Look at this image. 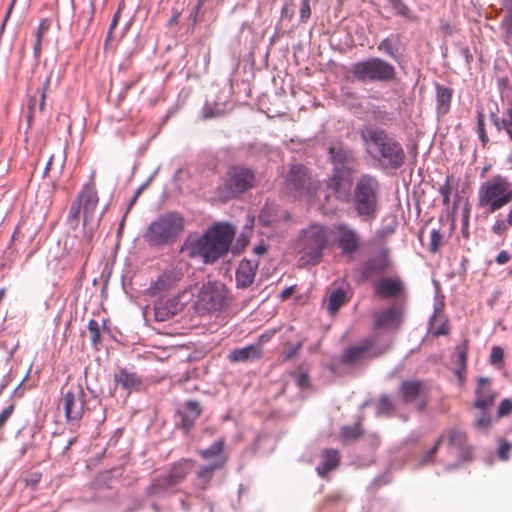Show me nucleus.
<instances>
[{"instance_id": "10", "label": "nucleus", "mask_w": 512, "mask_h": 512, "mask_svg": "<svg viewBox=\"0 0 512 512\" xmlns=\"http://www.w3.org/2000/svg\"><path fill=\"white\" fill-rule=\"evenodd\" d=\"M225 300L224 285L217 282H207L199 289L195 308L198 313L205 314L222 309Z\"/></svg>"}, {"instance_id": "47", "label": "nucleus", "mask_w": 512, "mask_h": 512, "mask_svg": "<svg viewBox=\"0 0 512 512\" xmlns=\"http://www.w3.org/2000/svg\"><path fill=\"white\" fill-rule=\"evenodd\" d=\"M88 331L90 333V340L94 346L100 342V328L99 323L95 319L88 322Z\"/></svg>"}, {"instance_id": "45", "label": "nucleus", "mask_w": 512, "mask_h": 512, "mask_svg": "<svg viewBox=\"0 0 512 512\" xmlns=\"http://www.w3.org/2000/svg\"><path fill=\"white\" fill-rule=\"evenodd\" d=\"M81 211V203L77 200L73 201L69 207L67 222L72 228H76L79 224V215Z\"/></svg>"}, {"instance_id": "3", "label": "nucleus", "mask_w": 512, "mask_h": 512, "mask_svg": "<svg viewBox=\"0 0 512 512\" xmlns=\"http://www.w3.org/2000/svg\"><path fill=\"white\" fill-rule=\"evenodd\" d=\"M185 228V219L177 211L159 214L147 226L143 238L151 248H163L174 244Z\"/></svg>"}, {"instance_id": "11", "label": "nucleus", "mask_w": 512, "mask_h": 512, "mask_svg": "<svg viewBox=\"0 0 512 512\" xmlns=\"http://www.w3.org/2000/svg\"><path fill=\"white\" fill-rule=\"evenodd\" d=\"M391 266L389 251L382 249L378 253L366 259L356 269L357 282L365 283L373 278L382 276Z\"/></svg>"}, {"instance_id": "60", "label": "nucleus", "mask_w": 512, "mask_h": 512, "mask_svg": "<svg viewBox=\"0 0 512 512\" xmlns=\"http://www.w3.org/2000/svg\"><path fill=\"white\" fill-rule=\"evenodd\" d=\"M48 27H49V24H48L47 20H42L37 28L35 38L42 40V36H43L44 32L48 29Z\"/></svg>"}, {"instance_id": "9", "label": "nucleus", "mask_w": 512, "mask_h": 512, "mask_svg": "<svg viewBox=\"0 0 512 512\" xmlns=\"http://www.w3.org/2000/svg\"><path fill=\"white\" fill-rule=\"evenodd\" d=\"M315 190L308 170L302 164L291 165L284 181L283 191L294 199L311 195Z\"/></svg>"}, {"instance_id": "55", "label": "nucleus", "mask_w": 512, "mask_h": 512, "mask_svg": "<svg viewBox=\"0 0 512 512\" xmlns=\"http://www.w3.org/2000/svg\"><path fill=\"white\" fill-rule=\"evenodd\" d=\"M302 347V342H298L294 345H290L284 352H283V360L288 361L295 357L298 352L300 351Z\"/></svg>"}, {"instance_id": "44", "label": "nucleus", "mask_w": 512, "mask_h": 512, "mask_svg": "<svg viewBox=\"0 0 512 512\" xmlns=\"http://www.w3.org/2000/svg\"><path fill=\"white\" fill-rule=\"evenodd\" d=\"M395 410V406L387 395H382L379 398L376 414L390 416Z\"/></svg>"}, {"instance_id": "33", "label": "nucleus", "mask_w": 512, "mask_h": 512, "mask_svg": "<svg viewBox=\"0 0 512 512\" xmlns=\"http://www.w3.org/2000/svg\"><path fill=\"white\" fill-rule=\"evenodd\" d=\"M114 380L117 385H120L128 392L132 391L133 389H138L141 384L140 379L136 376V374L129 372L127 369H120L119 372L114 375Z\"/></svg>"}, {"instance_id": "21", "label": "nucleus", "mask_w": 512, "mask_h": 512, "mask_svg": "<svg viewBox=\"0 0 512 512\" xmlns=\"http://www.w3.org/2000/svg\"><path fill=\"white\" fill-rule=\"evenodd\" d=\"M201 413V404L196 400H187L183 406L178 409L177 415L180 419V425L185 432H189L194 427Z\"/></svg>"}, {"instance_id": "31", "label": "nucleus", "mask_w": 512, "mask_h": 512, "mask_svg": "<svg viewBox=\"0 0 512 512\" xmlns=\"http://www.w3.org/2000/svg\"><path fill=\"white\" fill-rule=\"evenodd\" d=\"M261 354V346L251 344L242 348L232 350L229 354V360L231 362H246L248 360L260 358Z\"/></svg>"}, {"instance_id": "12", "label": "nucleus", "mask_w": 512, "mask_h": 512, "mask_svg": "<svg viewBox=\"0 0 512 512\" xmlns=\"http://www.w3.org/2000/svg\"><path fill=\"white\" fill-rule=\"evenodd\" d=\"M193 292L185 289L178 295L167 299L166 301H159L155 304L154 312L157 321H166L183 310L185 305L191 300Z\"/></svg>"}, {"instance_id": "50", "label": "nucleus", "mask_w": 512, "mask_h": 512, "mask_svg": "<svg viewBox=\"0 0 512 512\" xmlns=\"http://www.w3.org/2000/svg\"><path fill=\"white\" fill-rule=\"evenodd\" d=\"M504 350L500 346H493L490 353V363L499 365L503 362Z\"/></svg>"}, {"instance_id": "24", "label": "nucleus", "mask_w": 512, "mask_h": 512, "mask_svg": "<svg viewBox=\"0 0 512 512\" xmlns=\"http://www.w3.org/2000/svg\"><path fill=\"white\" fill-rule=\"evenodd\" d=\"M404 283L398 277L384 278L374 285V294L380 298H393L402 294Z\"/></svg>"}, {"instance_id": "42", "label": "nucleus", "mask_w": 512, "mask_h": 512, "mask_svg": "<svg viewBox=\"0 0 512 512\" xmlns=\"http://www.w3.org/2000/svg\"><path fill=\"white\" fill-rule=\"evenodd\" d=\"M98 224H90L87 229L84 228V235L81 239V253L88 256L92 251L93 231L97 228Z\"/></svg>"}, {"instance_id": "56", "label": "nucleus", "mask_w": 512, "mask_h": 512, "mask_svg": "<svg viewBox=\"0 0 512 512\" xmlns=\"http://www.w3.org/2000/svg\"><path fill=\"white\" fill-rule=\"evenodd\" d=\"M503 128L512 141V106L507 111V117L502 120Z\"/></svg>"}, {"instance_id": "30", "label": "nucleus", "mask_w": 512, "mask_h": 512, "mask_svg": "<svg viewBox=\"0 0 512 512\" xmlns=\"http://www.w3.org/2000/svg\"><path fill=\"white\" fill-rule=\"evenodd\" d=\"M339 453L335 449H325L321 454V461L316 466L317 474L325 477L330 471L336 469L339 465Z\"/></svg>"}, {"instance_id": "6", "label": "nucleus", "mask_w": 512, "mask_h": 512, "mask_svg": "<svg viewBox=\"0 0 512 512\" xmlns=\"http://www.w3.org/2000/svg\"><path fill=\"white\" fill-rule=\"evenodd\" d=\"M349 74L352 82L362 84L390 82L396 77L394 66L377 57L353 63Z\"/></svg>"}, {"instance_id": "15", "label": "nucleus", "mask_w": 512, "mask_h": 512, "mask_svg": "<svg viewBox=\"0 0 512 512\" xmlns=\"http://www.w3.org/2000/svg\"><path fill=\"white\" fill-rule=\"evenodd\" d=\"M447 440L450 453L455 454L458 459V463L454 467L472 459L473 447L467 443V437L463 431L457 428H450L447 431Z\"/></svg>"}, {"instance_id": "20", "label": "nucleus", "mask_w": 512, "mask_h": 512, "mask_svg": "<svg viewBox=\"0 0 512 512\" xmlns=\"http://www.w3.org/2000/svg\"><path fill=\"white\" fill-rule=\"evenodd\" d=\"M352 175L353 174L332 172L327 186L337 200L345 201L348 198L352 184Z\"/></svg>"}, {"instance_id": "27", "label": "nucleus", "mask_w": 512, "mask_h": 512, "mask_svg": "<svg viewBox=\"0 0 512 512\" xmlns=\"http://www.w3.org/2000/svg\"><path fill=\"white\" fill-rule=\"evenodd\" d=\"M257 264L250 260L243 259L236 270V285L238 288L249 287L255 278Z\"/></svg>"}, {"instance_id": "28", "label": "nucleus", "mask_w": 512, "mask_h": 512, "mask_svg": "<svg viewBox=\"0 0 512 512\" xmlns=\"http://www.w3.org/2000/svg\"><path fill=\"white\" fill-rule=\"evenodd\" d=\"M372 341L366 339L359 345L351 346L345 349L341 356V362L343 364H354L362 359L371 350Z\"/></svg>"}, {"instance_id": "29", "label": "nucleus", "mask_w": 512, "mask_h": 512, "mask_svg": "<svg viewBox=\"0 0 512 512\" xmlns=\"http://www.w3.org/2000/svg\"><path fill=\"white\" fill-rule=\"evenodd\" d=\"M425 384L419 380H406L400 385L399 391L403 402L412 403L424 393Z\"/></svg>"}, {"instance_id": "49", "label": "nucleus", "mask_w": 512, "mask_h": 512, "mask_svg": "<svg viewBox=\"0 0 512 512\" xmlns=\"http://www.w3.org/2000/svg\"><path fill=\"white\" fill-rule=\"evenodd\" d=\"M481 415L474 421L475 428L487 431L490 426V416L487 413V410H480Z\"/></svg>"}, {"instance_id": "1", "label": "nucleus", "mask_w": 512, "mask_h": 512, "mask_svg": "<svg viewBox=\"0 0 512 512\" xmlns=\"http://www.w3.org/2000/svg\"><path fill=\"white\" fill-rule=\"evenodd\" d=\"M359 133L365 152L379 167L398 170L404 165L406 153L401 142L384 128L365 124Z\"/></svg>"}, {"instance_id": "61", "label": "nucleus", "mask_w": 512, "mask_h": 512, "mask_svg": "<svg viewBox=\"0 0 512 512\" xmlns=\"http://www.w3.org/2000/svg\"><path fill=\"white\" fill-rule=\"evenodd\" d=\"M510 259V255L507 251L505 250H502L498 253L497 257H496V262L500 265H503L505 263H507Z\"/></svg>"}, {"instance_id": "25", "label": "nucleus", "mask_w": 512, "mask_h": 512, "mask_svg": "<svg viewBox=\"0 0 512 512\" xmlns=\"http://www.w3.org/2000/svg\"><path fill=\"white\" fill-rule=\"evenodd\" d=\"M401 309L391 306L384 310L374 312L373 320L376 329H386L397 326L400 323Z\"/></svg>"}, {"instance_id": "34", "label": "nucleus", "mask_w": 512, "mask_h": 512, "mask_svg": "<svg viewBox=\"0 0 512 512\" xmlns=\"http://www.w3.org/2000/svg\"><path fill=\"white\" fill-rule=\"evenodd\" d=\"M191 460H183L172 466L169 473L166 475L176 486L180 484L190 473L192 469Z\"/></svg>"}, {"instance_id": "62", "label": "nucleus", "mask_w": 512, "mask_h": 512, "mask_svg": "<svg viewBox=\"0 0 512 512\" xmlns=\"http://www.w3.org/2000/svg\"><path fill=\"white\" fill-rule=\"evenodd\" d=\"M507 34L512 35V8L508 11L505 17Z\"/></svg>"}, {"instance_id": "23", "label": "nucleus", "mask_w": 512, "mask_h": 512, "mask_svg": "<svg viewBox=\"0 0 512 512\" xmlns=\"http://www.w3.org/2000/svg\"><path fill=\"white\" fill-rule=\"evenodd\" d=\"M175 487L176 485L166 475H159L146 487L145 494L149 498L160 499L175 493Z\"/></svg>"}, {"instance_id": "36", "label": "nucleus", "mask_w": 512, "mask_h": 512, "mask_svg": "<svg viewBox=\"0 0 512 512\" xmlns=\"http://www.w3.org/2000/svg\"><path fill=\"white\" fill-rule=\"evenodd\" d=\"M400 49V39L398 36L391 35L390 37H387L383 39L379 45L378 50L383 51L386 53L389 57H391L393 60L398 61V52Z\"/></svg>"}, {"instance_id": "19", "label": "nucleus", "mask_w": 512, "mask_h": 512, "mask_svg": "<svg viewBox=\"0 0 512 512\" xmlns=\"http://www.w3.org/2000/svg\"><path fill=\"white\" fill-rule=\"evenodd\" d=\"M291 219L289 211L280 208L275 203H266L260 211L258 220L263 226L277 227L281 222H288Z\"/></svg>"}, {"instance_id": "4", "label": "nucleus", "mask_w": 512, "mask_h": 512, "mask_svg": "<svg viewBox=\"0 0 512 512\" xmlns=\"http://www.w3.org/2000/svg\"><path fill=\"white\" fill-rule=\"evenodd\" d=\"M381 185L376 176L361 175L354 186L352 202L357 216L364 222L376 219L380 209Z\"/></svg>"}, {"instance_id": "5", "label": "nucleus", "mask_w": 512, "mask_h": 512, "mask_svg": "<svg viewBox=\"0 0 512 512\" xmlns=\"http://www.w3.org/2000/svg\"><path fill=\"white\" fill-rule=\"evenodd\" d=\"M327 243V228L319 224H313L301 231L297 238L296 248L302 254L305 264L316 265L322 259Z\"/></svg>"}, {"instance_id": "54", "label": "nucleus", "mask_w": 512, "mask_h": 512, "mask_svg": "<svg viewBox=\"0 0 512 512\" xmlns=\"http://www.w3.org/2000/svg\"><path fill=\"white\" fill-rule=\"evenodd\" d=\"M512 411V401L510 399H503L497 410V415L499 418L508 415Z\"/></svg>"}, {"instance_id": "7", "label": "nucleus", "mask_w": 512, "mask_h": 512, "mask_svg": "<svg viewBox=\"0 0 512 512\" xmlns=\"http://www.w3.org/2000/svg\"><path fill=\"white\" fill-rule=\"evenodd\" d=\"M255 184L256 175L253 169L242 164L232 165L218 186V195L220 199L227 201L250 190Z\"/></svg>"}, {"instance_id": "57", "label": "nucleus", "mask_w": 512, "mask_h": 512, "mask_svg": "<svg viewBox=\"0 0 512 512\" xmlns=\"http://www.w3.org/2000/svg\"><path fill=\"white\" fill-rule=\"evenodd\" d=\"M439 193L442 195L443 205H448L450 202V186L448 179L446 180L445 184L439 188Z\"/></svg>"}, {"instance_id": "2", "label": "nucleus", "mask_w": 512, "mask_h": 512, "mask_svg": "<svg viewBox=\"0 0 512 512\" xmlns=\"http://www.w3.org/2000/svg\"><path fill=\"white\" fill-rule=\"evenodd\" d=\"M234 234L230 224H216L194 242L185 244L188 255L190 258H201L205 264H212L226 255Z\"/></svg>"}, {"instance_id": "53", "label": "nucleus", "mask_w": 512, "mask_h": 512, "mask_svg": "<svg viewBox=\"0 0 512 512\" xmlns=\"http://www.w3.org/2000/svg\"><path fill=\"white\" fill-rule=\"evenodd\" d=\"M311 16L310 0H302L300 8V22L305 23Z\"/></svg>"}, {"instance_id": "59", "label": "nucleus", "mask_w": 512, "mask_h": 512, "mask_svg": "<svg viewBox=\"0 0 512 512\" xmlns=\"http://www.w3.org/2000/svg\"><path fill=\"white\" fill-rule=\"evenodd\" d=\"M296 384L300 389H305L309 386V376L307 373H300L296 377Z\"/></svg>"}, {"instance_id": "8", "label": "nucleus", "mask_w": 512, "mask_h": 512, "mask_svg": "<svg viewBox=\"0 0 512 512\" xmlns=\"http://www.w3.org/2000/svg\"><path fill=\"white\" fill-rule=\"evenodd\" d=\"M478 199L481 207L495 212L512 201V183L505 177L495 176L480 187Z\"/></svg>"}, {"instance_id": "48", "label": "nucleus", "mask_w": 512, "mask_h": 512, "mask_svg": "<svg viewBox=\"0 0 512 512\" xmlns=\"http://www.w3.org/2000/svg\"><path fill=\"white\" fill-rule=\"evenodd\" d=\"M389 3L397 14L408 19L411 18V11L402 0H389Z\"/></svg>"}, {"instance_id": "52", "label": "nucleus", "mask_w": 512, "mask_h": 512, "mask_svg": "<svg viewBox=\"0 0 512 512\" xmlns=\"http://www.w3.org/2000/svg\"><path fill=\"white\" fill-rule=\"evenodd\" d=\"M508 227L509 226L504 221V219L497 218L496 221L494 222V224L491 227V231L494 234L498 235V236H502V235L505 234V232L507 231Z\"/></svg>"}, {"instance_id": "26", "label": "nucleus", "mask_w": 512, "mask_h": 512, "mask_svg": "<svg viewBox=\"0 0 512 512\" xmlns=\"http://www.w3.org/2000/svg\"><path fill=\"white\" fill-rule=\"evenodd\" d=\"M225 441L218 439L213 442L208 448L199 451L202 459L211 461L210 464L216 467L223 468L228 460V456L224 452Z\"/></svg>"}, {"instance_id": "16", "label": "nucleus", "mask_w": 512, "mask_h": 512, "mask_svg": "<svg viewBox=\"0 0 512 512\" xmlns=\"http://www.w3.org/2000/svg\"><path fill=\"white\" fill-rule=\"evenodd\" d=\"M85 392L81 386H76L66 392L63 398V407L68 421H79L84 413Z\"/></svg>"}, {"instance_id": "22", "label": "nucleus", "mask_w": 512, "mask_h": 512, "mask_svg": "<svg viewBox=\"0 0 512 512\" xmlns=\"http://www.w3.org/2000/svg\"><path fill=\"white\" fill-rule=\"evenodd\" d=\"M490 380L486 377H479L475 388L474 407L479 410H487L493 405L496 394L489 387Z\"/></svg>"}, {"instance_id": "40", "label": "nucleus", "mask_w": 512, "mask_h": 512, "mask_svg": "<svg viewBox=\"0 0 512 512\" xmlns=\"http://www.w3.org/2000/svg\"><path fill=\"white\" fill-rule=\"evenodd\" d=\"M221 469L220 467H216L215 465L208 464L202 468H200L197 472V487L200 489H205L207 483L211 480L213 473L215 470Z\"/></svg>"}, {"instance_id": "17", "label": "nucleus", "mask_w": 512, "mask_h": 512, "mask_svg": "<svg viewBox=\"0 0 512 512\" xmlns=\"http://www.w3.org/2000/svg\"><path fill=\"white\" fill-rule=\"evenodd\" d=\"M182 278V268L172 267L167 269L150 284L148 293L151 296L166 293L173 289L182 280Z\"/></svg>"}, {"instance_id": "32", "label": "nucleus", "mask_w": 512, "mask_h": 512, "mask_svg": "<svg viewBox=\"0 0 512 512\" xmlns=\"http://www.w3.org/2000/svg\"><path fill=\"white\" fill-rule=\"evenodd\" d=\"M436 88V111L438 117L444 116L449 112L453 91L451 88L435 84Z\"/></svg>"}, {"instance_id": "13", "label": "nucleus", "mask_w": 512, "mask_h": 512, "mask_svg": "<svg viewBox=\"0 0 512 512\" xmlns=\"http://www.w3.org/2000/svg\"><path fill=\"white\" fill-rule=\"evenodd\" d=\"M329 155L334 173L353 174L356 168L354 153L348 147L340 143L333 144L329 148Z\"/></svg>"}, {"instance_id": "38", "label": "nucleus", "mask_w": 512, "mask_h": 512, "mask_svg": "<svg viewBox=\"0 0 512 512\" xmlns=\"http://www.w3.org/2000/svg\"><path fill=\"white\" fill-rule=\"evenodd\" d=\"M225 113V104L217 102H206L202 108V115L205 119H212L223 116Z\"/></svg>"}, {"instance_id": "63", "label": "nucleus", "mask_w": 512, "mask_h": 512, "mask_svg": "<svg viewBox=\"0 0 512 512\" xmlns=\"http://www.w3.org/2000/svg\"><path fill=\"white\" fill-rule=\"evenodd\" d=\"M268 246L264 241H261L258 245L254 247V253L257 255H263L267 252Z\"/></svg>"}, {"instance_id": "37", "label": "nucleus", "mask_w": 512, "mask_h": 512, "mask_svg": "<svg viewBox=\"0 0 512 512\" xmlns=\"http://www.w3.org/2000/svg\"><path fill=\"white\" fill-rule=\"evenodd\" d=\"M345 301H346L345 291L340 288L334 289L329 295L328 306H327L328 312L331 315L335 314L339 310V308L345 303Z\"/></svg>"}, {"instance_id": "58", "label": "nucleus", "mask_w": 512, "mask_h": 512, "mask_svg": "<svg viewBox=\"0 0 512 512\" xmlns=\"http://www.w3.org/2000/svg\"><path fill=\"white\" fill-rule=\"evenodd\" d=\"M477 127H478L479 138H480L481 142L483 143V145H485L488 142V136L485 132L484 121H483L481 115H479V117H478Z\"/></svg>"}, {"instance_id": "41", "label": "nucleus", "mask_w": 512, "mask_h": 512, "mask_svg": "<svg viewBox=\"0 0 512 512\" xmlns=\"http://www.w3.org/2000/svg\"><path fill=\"white\" fill-rule=\"evenodd\" d=\"M363 434L360 424L353 426H344L341 429L340 435L344 442H353L359 439Z\"/></svg>"}, {"instance_id": "14", "label": "nucleus", "mask_w": 512, "mask_h": 512, "mask_svg": "<svg viewBox=\"0 0 512 512\" xmlns=\"http://www.w3.org/2000/svg\"><path fill=\"white\" fill-rule=\"evenodd\" d=\"M336 231V243L343 255L355 254L361 246V237L358 232L345 223L334 226Z\"/></svg>"}, {"instance_id": "64", "label": "nucleus", "mask_w": 512, "mask_h": 512, "mask_svg": "<svg viewBox=\"0 0 512 512\" xmlns=\"http://www.w3.org/2000/svg\"><path fill=\"white\" fill-rule=\"evenodd\" d=\"M34 57L36 59L39 58L41 54V40L35 39L34 47H33Z\"/></svg>"}, {"instance_id": "43", "label": "nucleus", "mask_w": 512, "mask_h": 512, "mask_svg": "<svg viewBox=\"0 0 512 512\" xmlns=\"http://www.w3.org/2000/svg\"><path fill=\"white\" fill-rule=\"evenodd\" d=\"M445 438H446V435L442 434L436 440L434 445L426 453H424L422 455V457L420 458V461H419L420 466H424V465H427L428 463L432 462V460L434 459L435 455L437 454V452L439 450L441 443L444 441Z\"/></svg>"}, {"instance_id": "35", "label": "nucleus", "mask_w": 512, "mask_h": 512, "mask_svg": "<svg viewBox=\"0 0 512 512\" xmlns=\"http://www.w3.org/2000/svg\"><path fill=\"white\" fill-rule=\"evenodd\" d=\"M452 362L457 366L455 373L460 381H463L462 373L466 371L467 367V348L466 344L457 345L455 352L452 355Z\"/></svg>"}, {"instance_id": "39", "label": "nucleus", "mask_w": 512, "mask_h": 512, "mask_svg": "<svg viewBox=\"0 0 512 512\" xmlns=\"http://www.w3.org/2000/svg\"><path fill=\"white\" fill-rule=\"evenodd\" d=\"M66 161V154L64 150H61L58 152V154H52L49 157L48 162L46 163L45 169H44V176L48 174L49 171L53 169V165H56L58 173H61L64 169Z\"/></svg>"}, {"instance_id": "46", "label": "nucleus", "mask_w": 512, "mask_h": 512, "mask_svg": "<svg viewBox=\"0 0 512 512\" xmlns=\"http://www.w3.org/2000/svg\"><path fill=\"white\" fill-rule=\"evenodd\" d=\"M442 243H443V235L441 234L440 230L433 229L431 231V235H430L429 250L432 253H436L442 246Z\"/></svg>"}, {"instance_id": "18", "label": "nucleus", "mask_w": 512, "mask_h": 512, "mask_svg": "<svg viewBox=\"0 0 512 512\" xmlns=\"http://www.w3.org/2000/svg\"><path fill=\"white\" fill-rule=\"evenodd\" d=\"M83 210V228L87 229L90 224H98L99 220L94 219V213L98 204L97 192L93 187L85 186L77 197Z\"/></svg>"}, {"instance_id": "51", "label": "nucleus", "mask_w": 512, "mask_h": 512, "mask_svg": "<svg viewBox=\"0 0 512 512\" xmlns=\"http://www.w3.org/2000/svg\"><path fill=\"white\" fill-rule=\"evenodd\" d=\"M511 450L512 444L508 441H502L498 447L497 455L500 459L506 461L510 457Z\"/></svg>"}]
</instances>
